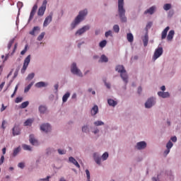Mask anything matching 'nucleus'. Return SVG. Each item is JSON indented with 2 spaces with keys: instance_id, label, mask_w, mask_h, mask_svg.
Here are the masks:
<instances>
[{
  "instance_id": "obj_31",
  "label": "nucleus",
  "mask_w": 181,
  "mask_h": 181,
  "mask_svg": "<svg viewBox=\"0 0 181 181\" xmlns=\"http://www.w3.org/2000/svg\"><path fill=\"white\" fill-rule=\"evenodd\" d=\"M100 62H102V63H107L108 62V57H107V56L103 54L100 57Z\"/></svg>"
},
{
  "instance_id": "obj_49",
  "label": "nucleus",
  "mask_w": 181,
  "mask_h": 181,
  "mask_svg": "<svg viewBox=\"0 0 181 181\" xmlns=\"http://www.w3.org/2000/svg\"><path fill=\"white\" fill-rule=\"evenodd\" d=\"M58 153H59V155H65L66 150L58 149Z\"/></svg>"
},
{
  "instance_id": "obj_27",
  "label": "nucleus",
  "mask_w": 181,
  "mask_h": 181,
  "mask_svg": "<svg viewBox=\"0 0 181 181\" xmlns=\"http://www.w3.org/2000/svg\"><path fill=\"white\" fill-rule=\"evenodd\" d=\"M107 103H108L109 105H111L112 107H115V105H117V101H115L112 99H109L107 100Z\"/></svg>"
},
{
  "instance_id": "obj_55",
  "label": "nucleus",
  "mask_w": 181,
  "mask_h": 181,
  "mask_svg": "<svg viewBox=\"0 0 181 181\" xmlns=\"http://www.w3.org/2000/svg\"><path fill=\"white\" fill-rule=\"evenodd\" d=\"M52 152H54V149H53V148H48L47 150V155H49V153H52Z\"/></svg>"
},
{
  "instance_id": "obj_17",
  "label": "nucleus",
  "mask_w": 181,
  "mask_h": 181,
  "mask_svg": "<svg viewBox=\"0 0 181 181\" xmlns=\"http://www.w3.org/2000/svg\"><path fill=\"white\" fill-rule=\"evenodd\" d=\"M174 36H175V30H170L167 36V40H168V42H172V40L173 39Z\"/></svg>"
},
{
  "instance_id": "obj_16",
  "label": "nucleus",
  "mask_w": 181,
  "mask_h": 181,
  "mask_svg": "<svg viewBox=\"0 0 181 181\" xmlns=\"http://www.w3.org/2000/svg\"><path fill=\"white\" fill-rule=\"evenodd\" d=\"M69 161L71 163H73V165H74L76 168H80V164H78V162H77L76 160H75L74 158L73 157H69Z\"/></svg>"
},
{
  "instance_id": "obj_54",
  "label": "nucleus",
  "mask_w": 181,
  "mask_h": 181,
  "mask_svg": "<svg viewBox=\"0 0 181 181\" xmlns=\"http://www.w3.org/2000/svg\"><path fill=\"white\" fill-rule=\"evenodd\" d=\"M4 160H5V156H1V157L0 158V166H1V165H2V163H4Z\"/></svg>"
},
{
  "instance_id": "obj_58",
  "label": "nucleus",
  "mask_w": 181,
  "mask_h": 181,
  "mask_svg": "<svg viewBox=\"0 0 181 181\" xmlns=\"http://www.w3.org/2000/svg\"><path fill=\"white\" fill-rule=\"evenodd\" d=\"M171 141L173 142H176V141H177V138L176 136L171 137Z\"/></svg>"
},
{
  "instance_id": "obj_41",
  "label": "nucleus",
  "mask_w": 181,
  "mask_h": 181,
  "mask_svg": "<svg viewBox=\"0 0 181 181\" xmlns=\"http://www.w3.org/2000/svg\"><path fill=\"white\" fill-rule=\"evenodd\" d=\"M14 42H15V39H12L11 40L9 41L8 44V50L11 49V48L12 47V45H13Z\"/></svg>"
},
{
  "instance_id": "obj_2",
  "label": "nucleus",
  "mask_w": 181,
  "mask_h": 181,
  "mask_svg": "<svg viewBox=\"0 0 181 181\" xmlns=\"http://www.w3.org/2000/svg\"><path fill=\"white\" fill-rule=\"evenodd\" d=\"M87 9H85L79 12V14L75 18L74 22L71 23L72 29H74V28H76V26H77V25H78V23L81 22V21L84 20V17L87 16Z\"/></svg>"
},
{
  "instance_id": "obj_61",
  "label": "nucleus",
  "mask_w": 181,
  "mask_h": 181,
  "mask_svg": "<svg viewBox=\"0 0 181 181\" xmlns=\"http://www.w3.org/2000/svg\"><path fill=\"white\" fill-rule=\"evenodd\" d=\"M137 93L139 94H141V93H142V88L141 86L138 88Z\"/></svg>"
},
{
  "instance_id": "obj_64",
  "label": "nucleus",
  "mask_w": 181,
  "mask_h": 181,
  "mask_svg": "<svg viewBox=\"0 0 181 181\" xmlns=\"http://www.w3.org/2000/svg\"><path fill=\"white\" fill-rule=\"evenodd\" d=\"M49 179H50V177L47 176V178L41 179L42 181H49Z\"/></svg>"
},
{
  "instance_id": "obj_4",
  "label": "nucleus",
  "mask_w": 181,
  "mask_h": 181,
  "mask_svg": "<svg viewBox=\"0 0 181 181\" xmlns=\"http://www.w3.org/2000/svg\"><path fill=\"white\" fill-rule=\"evenodd\" d=\"M71 71L72 74H76V76H78L79 77H83V73H81V71L77 68V64L73 63L71 68Z\"/></svg>"
},
{
  "instance_id": "obj_34",
  "label": "nucleus",
  "mask_w": 181,
  "mask_h": 181,
  "mask_svg": "<svg viewBox=\"0 0 181 181\" xmlns=\"http://www.w3.org/2000/svg\"><path fill=\"white\" fill-rule=\"evenodd\" d=\"M99 46L100 47H105V46H107V40H103V41H101L100 43H99Z\"/></svg>"
},
{
  "instance_id": "obj_53",
  "label": "nucleus",
  "mask_w": 181,
  "mask_h": 181,
  "mask_svg": "<svg viewBox=\"0 0 181 181\" xmlns=\"http://www.w3.org/2000/svg\"><path fill=\"white\" fill-rule=\"evenodd\" d=\"M18 166L21 168V169H23V168H25V163H19Z\"/></svg>"
},
{
  "instance_id": "obj_51",
  "label": "nucleus",
  "mask_w": 181,
  "mask_h": 181,
  "mask_svg": "<svg viewBox=\"0 0 181 181\" xmlns=\"http://www.w3.org/2000/svg\"><path fill=\"white\" fill-rule=\"evenodd\" d=\"M86 174L88 180H90V171L88 170H86Z\"/></svg>"
},
{
  "instance_id": "obj_46",
  "label": "nucleus",
  "mask_w": 181,
  "mask_h": 181,
  "mask_svg": "<svg viewBox=\"0 0 181 181\" xmlns=\"http://www.w3.org/2000/svg\"><path fill=\"white\" fill-rule=\"evenodd\" d=\"M105 35V37H108V36H112V31L111 30L107 31Z\"/></svg>"
},
{
  "instance_id": "obj_3",
  "label": "nucleus",
  "mask_w": 181,
  "mask_h": 181,
  "mask_svg": "<svg viewBox=\"0 0 181 181\" xmlns=\"http://www.w3.org/2000/svg\"><path fill=\"white\" fill-rule=\"evenodd\" d=\"M115 70L116 71H118V73H120L121 78L127 84V83H128V75L127 74V71L125 70L124 66L117 65L115 68Z\"/></svg>"
},
{
  "instance_id": "obj_39",
  "label": "nucleus",
  "mask_w": 181,
  "mask_h": 181,
  "mask_svg": "<svg viewBox=\"0 0 181 181\" xmlns=\"http://www.w3.org/2000/svg\"><path fill=\"white\" fill-rule=\"evenodd\" d=\"M28 105H29V102H28V101L23 102V103L21 105V109L26 108V107H28Z\"/></svg>"
},
{
  "instance_id": "obj_8",
  "label": "nucleus",
  "mask_w": 181,
  "mask_h": 181,
  "mask_svg": "<svg viewBox=\"0 0 181 181\" xmlns=\"http://www.w3.org/2000/svg\"><path fill=\"white\" fill-rule=\"evenodd\" d=\"M87 30H90V25H85L83 26L82 28L78 30L75 35L76 36H81V35H83V33H86V32H87Z\"/></svg>"
},
{
  "instance_id": "obj_30",
  "label": "nucleus",
  "mask_w": 181,
  "mask_h": 181,
  "mask_svg": "<svg viewBox=\"0 0 181 181\" xmlns=\"http://www.w3.org/2000/svg\"><path fill=\"white\" fill-rule=\"evenodd\" d=\"M148 35H146L144 36V38L143 39V42H144V46L145 47H146V46H148Z\"/></svg>"
},
{
  "instance_id": "obj_25",
  "label": "nucleus",
  "mask_w": 181,
  "mask_h": 181,
  "mask_svg": "<svg viewBox=\"0 0 181 181\" xmlns=\"http://www.w3.org/2000/svg\"><path fill=\"white\" fill-rule=\"evenodd\" d=\"M33 122V119H28L25 122H24V127H30V125H32Z\"/></svg>"
},
{
  "instance_id": "obj_14",
  "label": "nucleus",
  "mask_w": 181,
  "mask_h": 181,
  "mask_svg": "<svg viewBox=\"0 0 181 181\" xmlns=\"http://www.w3.org/2000/svg\"><path fill=\"white\" fill-rule=\"evenodd\" d=\"M158 95L159 97H161L162 98H169V97H170V95L169 94L168 92L160 91L158 93Z\"/></svg>"
},
{
  "instance_id": "obj_32",
  "label": "nucleus",
  "mask_w": 181,
  "mask_h": 181,
  "mask_svg": "<svg viewBox=\"0 0 181 181\" xmlns=\"http://www.w3.org/2000/svg\"><path fill=\"white\" fill-rule=\"evenodd\" d=\"M69 97H70V93H66L65 95H64L62 98L63 103H66L67 100H69Z\"/></svg>"
},
{
  "instance_id": "obj_47",
  "label": "nucleus",
  "mask_w": 181,
  "mask_h": 181,
  "mask_svg": "<svg viewBox=\"0 0 181 181\" xmlns=\"http://www.w3.org/2000/svg\"><path fill=\"white\" fill-rule=\"evenodd\" d=\"M22 100H23V98L21 97H18L16 98L15 103H16L17 104L19 103H22Z\"/></svg>"
},
{
  "instance_id": "obj_36",
  "label": "nucleus",
  "mask_w": 181,
  "mask_h": 181,
  "mask_svg": "<svg viewBox=\"0 0 181 181\" xmlns=\"http://www.w3.org/2000/svg\"><path fill=\"white\" fill-rule=\"evenodd\" d=\"M113 30L115 33H119V25H115L113 26Z\"/></svg>"
},
{
  "instance_id": "obj_29",
  "label": "nucleus",
  "mask_w": 181,
  "mask_h": 181,
  "mask_svg": "<svg viewBox=\"0 0 181 181\" xmlns=\"http://www.w3.org/2000/svg\"><path fill=\"white\" fill-rule=\"evenodd\" d=\"M35 87H37V88L46 87V83L45 82H38L35 84Z\"/></svg>"
},
{
  "instance_id": "obj_33",
  "label": "nucleus",
  "mask_w": 181,
  "mask_h": 181,
  "mask_svg": "<svg viewBox=\"0 0 181 181\" xmlns=\"http://www.w3.org/2000/svg\"><path fill=\"white\" fill-rule=\"evenodd\" d=\"M171 8H172V4H165L163 6L164 11H169V9H170Z\"/></svg>"
},
{
  "instance_id": "obj_13",
  "label": "nucleus",
  "mask_w": 181,
  "mask_h": 181,
  "mask_svg": "<svg viewBox=\"0 0 181 181\" xmlns=\"http://www.w3.org/2000/svg\"><path fill=\"white\" fill-rule=\"evenodd\" d=\"M30 143L31 144V145H33L35 146H37V145H39V143L37 142V140H36L35 139V136L33 134H30Z\"/></svg>"
},
{
  "instance_id": "obj_37",
  "label": "nucleus",
  "mask_w": 181,
  "mask_h": 181,
  "mask_svg": "<svg viewBox=\"0 0 181 181\" xmlns=\"http://www.w3.org/2000/svg\"><path fill=\"white\" fill-rule=\"evenodd\" d=\"M23 148L24 151H32V148H30V146L27 144H23Z\"/></svg>"
},
{
  "instance_id": "obj_60",
  "label": "nucleus",
  "mask_w": 181,
  "mask_h": 181,
  "mask_svg": "<svg viewBox=\"0 0 181 181\" xmlns=\"http://www.w3.org/2000/svg\"><path fill=\"white\" fill-rule=\"evenodd\" d=\"M169 152H170V148H167V150H165L164 151L165 155H168L169 153Z\"/></svg>"
},
{
  "instance_id": "obj_15",
  "label": "nucleus",
  "mask_w": 181,
  "mask_h": 181,
  "mask_svg": "<svg viewBox=\"0 0 181 181\" xmlns=\"http://www.w3.org/2000/svg\"><path fill=\"white\" fill-rule=\"evenodd\" d=\"M137 149H145L146 148V143L145 141H140L136 144Z\"/></svg>"
},
{
  "instance_id": "obj_11",
  "label": "nucleus",
  "mask_w": 181,
  "mask_h": 181,
  "mask_svg": "<svg viewBox=\"0 0 181 181\" xmlns=\"http://www.w3.org/2000/svg\"><path fill=\"white\" fill-rule=\"evenodd\" d=\"M36 11H37V4H35L31 10L29 21H32L33 19V16H35V13H36Z\"/></svg>"
},
{
  "instance_id": "obj_45",
  "label": "nucleus",
  "mask_w": 181,
  "mask_h": 181,
  "mask_svg": "<svg viewBox=\"0 0 181 181\" xmlns=\"http://www.w3.org/2000/svg\"><path fill=\"white\" fill-rule=\"evenodd\" d=\"M26 52H28V45H26L25 46L24 49L21 52V54H22V55L25 54V53H26Z\"/></svg>"
},
{
  "instance_id": "obj_35",
  "label": "nucleus",
  "mask_w": 181,
  "mask_h": 181,
  "mask_svg": "<svg viewBox=\"0 0 181 181\" xmlns=\"http://www.w3.org/2000/svg\"><path fill=\"white\" fill-rule=\"evenodd\" d=\"M35 77V73H31L28 75L26 80H28V81H30L33 78Z\"/></svg>"
},
{
  "instance_id": "obj_48",
  "label": "nucleus",
  "mask_w": 181,
  "mask_h": 181,
  "mask_svg": "<svg viewBox=\"0 0 181 181\" xmlns=\"http://www.w3.org/2000/svg\"><path fill=\"white\" fill-rule=\"evenodd\" d=\"M83 132H88V126H83L82 127Z\"/></svg>"
},
{
  "instance_id": "obj_1",
  "label": "nucleus",
  "mask_w": 181,
  "mask_h": 181,
  "mask_svg": "<svg viewBox=\"0 0 181 181\" xmlns=\"http://www.w3.org/2000/svg\"><path fill=\"white\" fill-rule=\"evenodd\" d=\"M124 0H118V15L121 22H127V17L125 16V8H124Z\"/></svg>"
},
{
  "instance_id": "obj_38",
  "label": "nucleus",
  "mask_w": 181,
  "mask_h": 181,
  "mask_svg": "<svg viewBox=\"0 0 181 181\" xmlns=\"http://www.w3.org/2000/svg\"><path fill=\"white\" fill-rule=\"evenodd\" d=\"M19 152H21V147H17L13 151V156H16Z\"/></svg>"
},
{
  "instance_id": "obj_28",
  "label": "nucleus",
  "mask_w": 181,
  "mask_h": 181,
  "mask_svg": "<svg viewBox=\"0 0 181 181\" xmlns=\"http://www.w3.org/2000/svg\"><path fill=\"white\" fill-rule=\"evenodd\" d=\"M33 84H35V82H31L28 86H26L24 89V93L29 92V90L32 88V86H33Z\"/></svg>"
},
{
  "instance_id": "obj_40",
  "label": "nucleus",
  "mask_w": 181,
  "mask_h": 181,
  "mask_svg": "<svg viewBox=\"0 0 181 181\" xmlns=\"http://www.w3.org/2000/svg\"><path fill=\"white\" fill-rule=\"evenodd\" d=\"M94 125H95V127H100L101 125H104V122L98 120L94 122Z\"/></svg>"
},
{
  "instance_id": "obj_24",
  "label": "nucleus",
  "mask_w": 181,
  "mask_h": 181,
  "mask_svg": "<svg viewBox=\"0 0 181 181\" xmlns=\"http://www.w3.org/2000/svg\"><path fill=\"white\" fill-rule=\"evenodd\" d=\"M127 37L128 42H129L130 43H132V42H134V35H132V33H127Z\"/></svg>"
},
{
  "instance_id": "obj_18",
  "label": "nucleus",
  "mask_w": 181,
  "mask_h": 181,
  "mask_svg": "<svg viewBox=\"0 0 181 181\" xmlns=\"http://www.w3.org/2000/svg\"><path fill=\"white\" fill-rule=\"evenodd\" d=\"M21 134V128L18 126H15L13 128V135L15 136L16 135H20Z\"/></svg>"
},
{
  "instance_id": "obj_12",
  "label": "nucleus",
  "mask_w": 181,
  "mask_h": 181,
  "mask_svg": "<svg viewBox=\"0 0 181 181\" xmlns=\"http://www.w3.org/2000/svg\"><path fill=\"white\" fill-rule=\"evenodd\" d=\"M155 11H156V6H153L144 11V15H148V13L149 15H153V13H155Z\"/></svg>"
},
{
  "instance_id": "obj_22",
  "label": "nucleus",
  "mask_w": 181,
  "mask_h": 181,
  "mask_svg": "<svg viewBox=\"0 0 181 181\" xmlns=\"http://www.w3.org/2000/svg\"><path fill=\"white\" fill-rule=\"evenodd\" d=\"M40 114H45L47 111V107L45 105H40L39 107Z\"/></svg>"
},
{
  "instance_id": "obj_7",
  "label": "nucleus",
  "mask_w": 181,
  "mask_h": 181,
  "mask_svg": "<svg viewBox=\"0 0 181 181\" xmlns=\"http://www.w3.org/2000/svg\"><path fill=\"white\" fill-rule=\"evenodd\" d=\"M29 63H30V55H28L24 60L23 66L21 69L22 74H23L25 71H26V69H28V66H29Z\"/></svg>"
},
{
  "instance_id": "obj_50",
  "label": "nucleus",
  "mask_w": 181,
  "mask_h": 181,
  "mask_svg": "<svg viewBox=\"0 0 181 181\" xmlns=\"http://www.w3.org/2000/svg\"><path fill=\"white\" fill-rule=\"evenodd\" d=\"M6 110V106H5V105L2 104L1 107L0 109L1 112H4V111H5Z\"/></svg>"
},
{
  "instance_id": "obj_9",
  "label": "nucleus",
  "mask_w": 181,
  "mask_h": 181,
  "mask_svg": "<svg viewBox=\"0 0 181 181\" xmlns=\"http://www.w3.org/2000/svg\"><path fill=\"white\" fill-rule=\"evenodd\" d=\"M155 98H151L145 103L146 108H151V107L155 105Z\"/></svg>"
},
{
  "instance_id": "obj_6",
  "label": "nucleus",
  "mask_w": 181,
  "mask_h": 181,
  "mask_svg": "<svg viewBox=\"0 0 181 181\" xmlns=\"http://www.w3.org/2000/svg\"><path fill=\"white\" fill-rule=\"evenodd\" d=\"M162 54H163V48H162V47H158L154 52L153 60L155 61L157 59H159Z\"/></svg>"
},
{
  "instance_id": "obj_63",
  "label": "nucleus",
  "mask_w": 181,
  "mask_h": 181,
  "mask_svg": "<svg viewBox=\"0 0 181 181\" xmlns=\"http://www.w3.org/2000/svg\"><path fill=\"white\" fill-rule=\"evenodd\" d=\"M151 26H152V22H149L146 25V28H151Z\"/></svg>"
},
{
  "instance_id": "obj_59",
  "label": "nucleus",
  "mask_w": 181,
  "mask_h": 181,
  "mask_svg": "<svg viewBox=\"0 0 181 181\" xmlns=\"http://www.w3.org/2000/svg\"><path fill=\"white\" fill-rule=\"evenodd\" d=\"M4 86H5V82H2L0 85V91H2V88H4Z\"/></svg>"
},
{
  "instance_id": "obj_23",
  "label": "nucleus",
  "mask_w": 181,
  "mask_h": 181,
  "mask_svg": "<svg viewBox=\"0 0 181 181\" xmlns=\"http://www.w3.org/2000/svg\"><path fill=\"white\" fill-rule=\"evenodd\" d=\"M93 158L94 160L98 165H101V158L97 156V153H94Z\"/></svg>"
},
{
  "instance_id": "obj_10",
  "label": "nucleus",
  "mask_w": 181,
  "mask_h": 181,
  "mask_svg": "<svg viewBox=\"0 0 181 181\" xmlns=\"http://www.w3.org/2000/svg\"><path fill=\"white\" fill-rule=\"evenodd\" d=\"M40 129L43 132H50L52 131V127L49 124H44L40 126Z\"/></svg>"
},
{
  "instance_id": "obj_19",
  "label": "nucleus",
  "mask_w": 181,
  "mask_h": 181,
  "mask_svg": "<svg viewBox=\"0 0 181 181\" xmlns=\"http://www.w3.org/2000/svg\"><path fill=\"white\" fill-rule=\"evenodd\" d=\"M91 115H97L98 114V106L97 105H95L91 110H90Z\"/></svg>"
},
{
  "instance_id": "obj_26",
  "label": "nucleus",
  "mask_w": 181,
  "mask_h": 181,
  "mask_svg": "<svg viewBox=\"0 0 181 181\" xmlns=\"http://www.w3.org/2000/svg\"><path fill=\"white\" fill-rule=\"evenodd\" d=\"M40 30V28L39 27H34L33 30L30 32V35H32L33 36L35 35V33L36 32H39Z\"/></svg>"
},
{
  "instance_id": "obj_42",
  "label": "nucleus",
  "mask_w": 181,
  "mask_h": 181,
  "mask_svg": "<svg viewBox=\"0 0 181 181\" xmlns=\"http://www.w3.org/2000/svg\"><path fill=\"white\" fill-rule=\"evenodd\" d=\"M173 146V143L172 141H169L166 144L167 149H170Z\"/></svg>"
},
{
  "instance_id": "obj_44",
  "label": "nucleus",
  "mask_w": 181,
  "mask_h": 181,
  "mask_svg": "<svg viewBox=\"0 0 181 181\" xmlns=\"http://www.w3.org/2000/svg\"><path fill=\"white\" fill-rule=\"evenodd\" d=\"M43 37H45V33H42L37 37V40L40 42L43 40Z\"/></svg>"
},
{
  "instance_id": "obj_43",
  "label": "nucleus",
  "mask_w": 181,
  "mask_h": 181,
  "mask_svg": "<svg viewBox=\"0 0 181 181\" xmlns=\"http://www.w3.org/2000/svg\"><path fill=\"white\" fill-rule=\"evenodd\" d=\"M102 159H103V160H107V159H108V153L107 152L103 154Z\"/></svg>"
},
{
  "instance_id": "obj_57",
  "label": "nucleus",
  "mask_w": 181,
  "mask_h": 181,
  "mask_svg": "<svg viewBox=\"0 0 181 181\" xmlns=\"http://www.w3.org/2000/svg\"><path fill=\"white\" fill-rule=\"evenodd\" d=\"M8 59H9V54H6L4 59L3 60V63H5Z\"/></svg>"
},
{
  "instance_id": "obj_21",
  "label": "nucleus",
  "mask_w": 181,
  "mask_h": 181,
  "mask_svg": "<svg viewBox=\"0 0 181 181\" xmlns=\"http://www.w3.org/2000/svg\"><path fill=\"white\" fill-rule=\"evenodd\" d=\"M52 16H48L45 18V21H44L43 26H45V27L47 26V25H49V23H50V22H52Z\"/></svg>"
},
{
  "instance_id": "obj_62",
  "label": "nucleus",
  "mask_w": 181,
  "mask_h": 181,
  "mask_svg": "<svg viewBox=\"0 0 181 181\" xmlns=\"http://www.w3.org/2000/svg\"><path fill=\"white\" fill-rule=\"evenodd\" d=\"M105 84L107 88H111V84L107 83V82H105Z\"/></svg>"
},
{
  "instance_id": "obj_52",
  "label": "nucleus",
  "mask_w": 181,
  "mask_h": 181,
  "mask_svg": "<svg viewBox=\"0 0 181 181\" xmlns=\"http://www.w3.org/2000/svg\"><path fill=\"white\" fill-rule=\"evenodd\" d=\"M16 49H18V43H16L13 47V50L11 52V55L13 54V53H15V52H16Z\"/></svg>"
},
{
  "instance_id": "obj_5",
  "label": "nucleus",
  "mask_w": 181,
  "mask_h": 181,
  "mask_svg": "<svg viewBox=\"0 0 181 181\" xmlns=\"http://www.w3.org/2000/svg\"><path fill=\"white\" fill-rule=\"evenodd\" d=\"M47 5V0H44L42 6L38 9V11H37L38 16H43L45 15Z\"/></svg>"
},
{
  "instance_id": "obj_20",
  "label": "nucleus",
  "mask_w": 181,
  "mask_h": 181,
  "mask_svg": "<svg viewBox=\"0 0 181 181\" xmlns=\"http://www.w3.org/2000/svg\"><path fill=\"white\" fill-rule=\"evenodd\" d=\"M169 29H170L169 28V26L166 27L163 31L162 32V34H161V39L163 40V39H166V36L168 35V32H169Z\"/></svg>"
},
{
  "instance_id": "obj_56",
  "label": "nucleus",
  "mask_w": 181,
  "mask_h": 181,
  "mask_svg": "<svg viewBox=\"0 0 181 181\" xmlns=\"http://www.w3.org/2000/svg\"><path fill=\"white\" fill-rule=\"evenodd\" d=\"M5 125H6V121H5V120H3V122H2V124H1V128L3 129H5Z\"/></svg>"
}]
</instances>
